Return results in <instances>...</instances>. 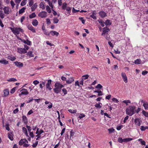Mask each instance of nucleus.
Segmentation results:
<instances>
[{
  "instance_id": "22",
  "label": "nucleus",
  "mask_w": 148,
  "mask_h": 148,
  "mask_svg": "<svg viewBox=\"0 0 148 148\" xmlns=\"http://www.w3.org/2000/svg\"><path fill=\"white\" fill-rule=\"evenodd\" d=\"M31 7V10L33 12L36 9L37 7V3H35L33 4V5Z\"/></svg>"
},
{
  "instance_id": "10",
  "label": "nucleus",
  "mask_w": 148,
  "mask_h": 148,
  "mask_svg": "<svg viewBox=\"0 0 148 148\" xmlns=\"http://www.w3.org/2000/svg\"><path fill=\"white\" fill-rule=\"evenodd\" d=\"M121 76L124 81L125 83H127V79L125 74L124 73H121Z\"/></svg>"
},
{
  "instance_id": "63",
  "label": "nucleus",
  "mask_w": 148,
  "mask_h": 148,
  "mask_svg": "<svg viewBox=\"0 0 148 148\" xmlns=\"http://www.w3.org/2000/svg\"><path fill=\"white\" fill-rule=\"evenodd\" d=\"M141 108H138L137 110L135 109V113L136 112V113H138L139 111L140 110Z\"/></svg>"
},
{
  "instance_id": "39",
  "label": "nucleus",
  "mask_w": 148,
  "mask_h": 148,
  "mask_svg": "<svg viewBox=\"0 0 148 148\" xmlns=\"http://www.w3.org/2000/svg\"><path fill=\"white\" fill-rule=\"evenodd\" d=\"M89 77V75L87 74L85 75H84L82 76V79H83L84 80H85L88 79Z\"/></svg>"
},
{
  "instance_id": "17",
  "label": "nucleus",
  "mask_w": 148,
  "mask_h": 148,
  "mask_svg": "<svg viewBox=\"0 0 148 148\" xmlns=\"http://www.w3.org/2000/svg\"><path fill=\"white\" fill-rule=\"evenodd\" d=\"M74 81V79L73 77L69 78L68 79L66 80V83L67 84H70L71 83Z\"/></svg>"
},
{
  "instance_id": "19",
  "label": "nucleus",
  "mask_w": 148,
  "mask_h": 148,
  "mask_svg": "<svg viewBox=\"0 0 148 148\" xmlns=\"http://www.w3.org/2000/svg\"><path fill=\"white\" fill-rule=\"evenodd\" d=\"M66 9V11L68 12H67V14H66L69 16L70 14L71 8V7H67Z\"/></svg>"
},
{
  "instance_id": "57",
  "label": "nucleus",
  "mask_w": 148,
  "mask_h": 148,
  "mask_svg": "<svg viewBox=\"0 0 148 148\" xmlns=\"http://www.w3.org/2000/svg\"><path fill=\"white\" fill-rule=\"evenodd\" d=\"M102 86L100 84H98L96 87V88L101 89L102 88Z\"/></svg>"
},
{
  "instance_id": "52",
  "label": "nucleus",
  "mask_w": 148,
  "mask_h": 148,
  "mask_svg": "<svg viewBox=\"0 0 148 148\" xmlns=\"http://www.w3.org/2000/svg\"><path fill=\"white\" fill-rule=\"evenodd\" d=\"M33 3H34L33 0H30L29 2V5L31 7Z\"/></svg>"
},
{
  "instance_id": "9",
  "label": "nucleus",
  "mask_w": 148,
  "mask_h": 148,
  "mask_svg": "<svg viewBox=\"0 0 148 148\" xmlns=\"http://www.w3.org/2000/svg\"><path fill=\"white\" fill-rule=\"evenodd\" d=\"M110 29L107 27H105L103 28V32L101 34V35L103 36L106 34H107L109 31Z\"/></svg>"
},
{
  "instance_id": "48",
  "label": "nucleus",
  "mask_w": 148,
  "mask_h": 148,
  "mask_svg": "<svg viewBox=\"0 0 148 148\" xmlns=\"http://www.w3.org/2000/svg\"><path fill=\"white\" fill-rule=\"evenodd\" d=\"M53 23H58L59 22V20L56 17L54 18L53 19Z\"/></svg>"
},
{
  "instance_id": "37",
  "label": "nucleus",
  "mask_w": 148,
  "mask_h": 148,
  "mask_svg": "<svg viewBox=\"0 0 148 148\" xmlns=\"http://www.w3.org/2000/svg\"><path fill=\"white\" fill-rule=\"evenodd\" d=\"M133 140L132 138H128L123 139L124 142H127L131 141Z\"/></svg>"
},
{
  "instance_id": "40",
  "label": "nucleus",
  "mask_w": 148,
  "mask_h": 148,
  "mask_svg": "<svg viewBox=\"0 0 148 148\" xmlns=\"http://www.w3.org/2000/svg\"><path fill=\"white\" fill-rule=\"evenodd\" d=\"M23 42L24 43L26 44H27L29 45H30L31 44V42L28 40H24V41Z\"/></svg>"
},
{
  "instance_id": "33",
  "label": "nucleus",
  "mask_w": 148,
  "mask_h": 148,
  "mask_svg": "<svg viewBox=\"0 0 148 148\" xmlns=\"http://www.w3.org/2000/svg\"><path fill=\"white\" fill-rule=\"evenodd\" d=\"M101 104L102 105V104L100 103L99 102L98 103H96L95 105V107L97 108H100L101 107V106L100 105Z\"/></svg>"
},
{
  "instance_id": "51",
  "label": "nucleus",
  "mask_w": 148,
  "mask_h": 148,
  "mask_svg": "<svg viewBox=\"0 0 148 148\" xmlns=\"http://www.w3.org/2000/svg\"><path fill=\"white\" fill-rule=\"evenodd\" d=\"M79 19L82 21V23L83 24H84L85 21L83 19V17H79Z\"/></svg>"
},
{
  "instance_id": "25",
  "label": "nucleus",
  "mask_w": 148,
  "mask_h": 148,
  "mask_svg": "<svg viewBox=\"0 0 148 148\" xmlns=\"http://www.w3.org/2000/svg\"><path fill=\"white\" fill-rule=\"evenodd\" d=\"M8 136L9 139L11 140H13V138L12 136V134L11 132L9 133L8 134Z\"/></svg>"
},
{
  "instance_id": "11",
  "label": "nucleus",
  "mask_w": 148,
  "mask_h": 148,
  "mask_svg": "<svg viewBox=\"0 0 148 148\" xmlns=\"http://www.w3.org/2000/svg\"><path fill=\"white\" fill-rule=\"evenodd\" d=\"M14 63L15 64V65L21 68L23 66V64L22 63L20 62H18L17 61H16L14 62Z\"/></svg>"
},
{
  "instance_id": "2",
  "label": "nucleus",
  "mask_w": 148,
  "mask_h": 148,
  "mask_svg": "<svg viewBox=\"0 0 148 148\" xmlns=\"http://www.w3.org/2000/svg\"><path fill=\"white\" fill-rule=\"evenodd\" d=\"M135 109H136V107L134 106H129V107L126 109V114L130 116H132L134 114Z\"/></svg>"
},
{
  "instance_id": "27",
  "label": "nucleus",
  "mask_w": 148,
  "mask_h": 148,
  "mask_svg": "<svg viewBox=\"0 0 148 148\" xmlns=\"http://www.w3.org/2000/svg\"><path fill=\"white\" fill-rule=\"evenodd\" d=\"M143 106L145 109L146 110H148V102H144L143 104Z\"/></svg>"
},
{
  "instance_id": "47",
  "label": "nucleus",
  "mask_w": 148,
  "mask_h": 148,
  "mask_svg": "<svg viewBox=\"0 0 148 148\" xmlns=\"http://www.w3.org/2000/svg\"><path fill=\"white\" fill-rule=\"evenodd\" d=\"M27 1V0H23V1L21 3V5L22 6L25 5L26 4Z\"/></svg>"
},
{
  "instance_id": "55",
  "label": "nucleus",
  "mask_w": 148,
  "mask_h": 148,
  "mask_svg": "<svg viewBox=\"0 0 148 148\" xmlns=\"http://www.w3.org/2000/svg\"><path fill=\"white\" fill-rule=\"evenodd\" d=\"M143 114L146 117H148V113L143 110L142 112Z\"/></svg>"
},
{
  "instance_id": "53",
  "label": "nucleus",
  "mask_w": 148,
  "mask_h": 148,
  "mask_svg": "<svg viewBox=\"0 0 148 148\" xmlns=\"http://www.w3.org/2000/svg\"><path fill=\"white\" fill-rule=\"evenodd\" d=\"M10 4L13 8L14 7L15 4L14 3V1L13 0H11L10 2Z\"/></svg>"
},
{
  "instance_id": "14",
  "label": "nucleus",
  "mask_w": 148,
  "mask_h": 148,
  "mask_svg": "<svg viewBox=\"0 0 148 148\" xmlns=\"http://www.w3.org/2000/svg\"><path fill=\"white\" fill-rule=\"evenodd\" d=\"M99 13L100 16L102 18H104L107 16L106 13L103 11H100Z\"/></svg>"
},
{
  "instance_id": "45",
  "label": "nucleus",
  "mask_w": 148,
  "mask_h": 148,
  "mask_svg": "<svg viewBox=\"0 0 148 148\" xmlns=\"http://www.w3.org/2000/svg\"><path fill=\"white\" fill-rule=\"evenodd\" d=\"M67 3H63L62 6V9L64 10H65L66 9L67 7Z\"/></svg>"
},
{
  "instance_id": "36",
  "label": "nucleus",
  "mask_w": 148,
  "mask_h": 148,
  "mask_svg": "<svg viewBox=\"0 0 148 148\" xmlns=\"http://www.w3.org/2000/svg\"><path fill=\"white\" fill-rule=\"evenodd\" d=\"M46 10L47 12L49 13H51V10L49 6L48 5H47L46 6Z\"/></svg>"
},
{
  "instance_id": "12",
  "label": "nucleus",
  "mask_w": 148,
  "mask_h": 148,
  "mask_svg": "<svg viewBox=\"0 0 148 148\" xmlns=\"http://www.w3.org/2000/svg\"><path fill=\"white\" fill-rule=\"evenodd\" d=\"M27 27L29 29L33 32L35 33L36 32L35 29L31 25H27Z\"/></svg>"
},
{
  "instance_id": "31",
  "label": "nucleus",
  "mask_w": 148,
  "mask_h": 148,
  "mask_svg": "<svg viewBox=\"0 0 148 148\" xmlns=\"http://www.w3.org/2000/svg\"><path fill=\"white\" fill-rule=\"evenodd\" d=\"M105 24L106 26L110 25L111 23L110 22V20L107 19L105 22Z\"/></svg>"
},
{
  "instance_id": "1",
  "label": "nucleus",
  "mask_w": 148,
  "mask_h": 148,
  "mask_svg": "<svg viewBox=\"0 0 148 148\" xmlns=\"http://www.w3.org/2000/svg\"><path fill=\"white\" fill-rule=\"evenodd\" d=\"M64 86L58 82L56 83L54 85L55 88L53 89L54 92L56 93H60L61 91V89Z\"/></svg>"
},
{
  "instance_id": "60",
  "label": "nucleus",
  "mask_w": 148,
  "mask_h": 148,
  "mask_svg": "<svg viewBox=\"0 0 148 148\" xmlns=\"http://www.w3.org/2000/svg\"><path fill=\"white\" fill-rule=\"evenodd\" d=\"M79 10H76L74 8H73L72 10V12L73 13H76L79 11Z\"/></svg>"
},
{
  "instance_id": "58",
  "label": "nucleus",
  "mask_w": 148,
  "mask_h": 148,
  "mask_svg": "<svg viewBox=\"0 0 148 148\" xmlns=\"http://www.w3.org/2000/svg\"><path fill=\"white\" fill-rule=\"evenodd\" d=\"M48 2L49 6L51 7L52 9H53V6L52 5V3L50 1Z\"/></svg>"
},
{
  "instance_id": "29",
  "label": "nucleus",
  "mask_w": 148,
  "mask_h": 148,
  "mask_svg": "<svg viewBox=\"0 0 148 148\" xmlns=\"http://www.w3.org/2000/svg\"><path fill=\"white\" fill-rule=\"evenodd\" d=\"M33 52L32 51H29L27 54V55H28V56L30 57H33L34 56V54H32Z\"/></svg>"
},
{
  "instance_id": "15",
  "label": "nucleus",
  "mask_w": 148,
  "mask_h": 148,
  "mask_svg": "<svg viewBox=\"0 0 148 148\" xmlns=\"http://www.w3.org/2000/svg\"><path fill=\"white\" fill-rule=\"evenodd\" d=\"M134 122L135 125L138 126H140L141 125L140 121L139 118L135 119L134 120Z\"/></svg>"
},
{
  "instance_id": "43",
  "label": "nucleus",
  "mask_w": 148,
  "mask_h": 148,
  "mask_svg": "<svg viewBox=\"0 0 148 148\" xmlns=\"http://www.w3.org/2000/svg\"><path fill=\"white\" fill-rule=\"evenodd\" d=\"M85 115L83 113L80 114L78 117V118H79V119L80 120L83 118L85 117Z\"/></svg>"
},
{
  "instance_id": "4",
  "label": "nucleus",
  "mask_w": 148,
  "mask_h": 148,
  "mask_svg": "<svg viewBox=\"0 0 148 148\" xmlns=\"http://www.w3.org/2000/svg\"><path fill=\"white\" fill-rule=\"evenodd\" d=\"M28 143V141L26 139H22L19 141V144L20 145H23L24 147H28L29 146Z\"/></svg>"
},
{
  "instance_id": "21",
  "label": "nucleus",
  "mask_w": 148,
  "mask_h": 148,
  "mask_svg": "<svg viewBox=\"0 0 148 148\" xmlns=\"http://www.w3.org/2000/svg\"><path fill=\"white\" fill-rule=\"evenodd\" d=\"M38 22L36 19H34L33 20L32 23L34 26H37L38 24Z\"/></svg>"
},
{
  "instance_id": "41",
  "label": "nucleus",
  "mask_w": 148,
  "mask_h": 148,
  "mask_svg": "<svg viewBox=\"0 0 148 148\" xmlns=\"http://www.w3.org/2000/svg\"><path fill=\"white\" fill-rule=\"evenodd\" d=\"M0 17L1 18H3L4 17V14L3 11L1 10H0Z\"/></svg>"
},
{
  "instance_id": "28",
  "label": "nucleus",
  "mask_w": 148,
  "mask_h": 148,
  "mask_svg": "<svg viewBox=\"0 0 148 148\" xmlns=\"http://www.w3.org/2000/svg\"><path fill=\"white\" fill-rule=\"evenodd\" d=\"M26 9V8L25 7H23L19 11V14H21L23 13L24 12H25V10Z\"/></svg>"
},
{
  "instance_id": "16",
  "label": "nucleus",
  "mask_w": 148,
  "mask_h": 148,
  "mask_svg": "<svg viewBox=\"0 0 148 148\" xmlns=\"http://www.w3.org/2000/svg\"><path fill=\"white\" fill-rule=\"evenodd\" d=\"M3 91L4 92L3 97H6L9 94V90L8 89L4 90Z\"/></svg>"
},
{
  "instance_id": "23",
  "label": "nucleus",
  "mask_w": 148,
  "mask_h": 148,
  "mask_svg": "<svg viewBox=\"0 0 148 148\" xmlns=\"http://www.w3.org/2000/svg\"><path fill=\"white\" fill-rule=\"evenodd\" d=\"M22 118L23 121L24 122V123L25 124H27V119L26 116H22Z\"/></svg>"
},
{
  "instance_id": "35",
  "label": "nucleus",
  "mask_w": 148,
  "mask_h": 148,
  "mask_svg": "<svg viewBox=\"0 0 148 148\" xmlns=\"http://www.w3.org/2000/svg\"><path fill=\"white\" fill-rule=\"evenodd\" d=\"M141 60L140 59H137L134 61V63L136 64H140L141 63Z\"/></svg>"
},
{
  "instance_id": "34",
  "label": "nucleus",
  "mask_w": 148,
  "mask_h": 148,
  "mask_svg": "<svg viewBox=\"0 0 148 148\" xmlns=\"http://www.w3.org/2000/svg\"><path fill=\"white\" fill-rule=\"evenodd\" d=\"M36 16V15L35 14V13L33 12L29 15V18H32L35 17Z\"/></svg>"
},
{
  "instance_id": "5",
  "label": "nucleus",
  "mask_w": 148,
  "mask_h": 148,
  "mask_svg": "<svg viewBox=\"0 0 148 148\" xmlns=\"http://www.w3.org/2000/svg\"><path fill=\"white\" fill-rule=\"evenodd\" d=\"M47 13L45 11H42L38 14V16L42 18H45L47 17Z\"/></svg>"
},
{
  "instance_id": "24",
  "label": "nucleus",
  "mask_w": 148,
  "mask_h": 148,
  "mask_svg": "<svg viewBox=\"0 0 148 148\" xmlns=\"http://www.w3.org/2000/svg\"><path fill=\"white\" fill-rule=\"evenodd\" d=\"M0 63L4 64H8V62L6 60H0Z\"/></svg>"
},
{
  "instance_id": "26",
  "label": "nucleus",
  "mask_w": 148,
  "mask_h": 148,
  "mask_svg": "<svg viewBox=\"0 0 148 148\" xmlns=\"http://www.w3.org/2000/svg\"><path fill=\"white\" fill-rule=\"evenodd\" d=\"M98 21L102 27H103L105 26V22L101 19L98 20Z\"/></svg>"
},
{
  "instance_id": "44",
  "label": "nucleus",
  "mask_w": 148,
  "mask_h": 148,
  "mask_svg": "<svg viewBox=\"0 0 148 148\" xmlns=\"http://www.w3.org/2000/svg\"><path fill=\"white\" fill-rule=\"evenodd\" d=\"M68 111L70 113H75L77 112V110H76L69 109Z\"/></svg>"
},
{
  "instance_id": "49",
  "label": "nucleus",
  "mask_w": 148,
  "mask_h": 148,
  "mask_svg": "<svg viewBox=\"0 0 148 148\" xmlns=\"http://www.w3.org/2000/svg\"><path fill=\"white\" fill-rule=\"evenodd\" d=\"M62 91L64 93V96L65 95H66L67 93V90L65 88H63L62 90Z\"/></svg>"
},
{
  "instance_id": "59",
  "label": "nucleus",
  "mask_w": 148,
  "mask_h": 148,
  "mask_svg": "<svg viewBox=\"0 0 148 148\" xmlns=\"http://www.w3.org/2000/svg\"><path fill=\"white\" fill-rule=\"evenodd\" d=\"M15 89H16V87H14L13 88H12L11 90V91L10 92V93H12V94L14 93L15 91V90H16Z\"/></svg>"
},
{
  "instance_id": "56",
  "label": "nucleus",
  "mask_w": 148,
  "mask_h": 148,
  "mask_svg": "<svg viewBox=\"0 0 148 148\" xmlns=\"http://www.w3.org/2000/svg\"><path fill=\"white\" fill-rule=\"evenodd\" d=\"M118 141L120 143H122L123 142V139L119 137L118 138Z\"/></svg>"
},
{
  "instance_id": "64",
  "label": "nucleus",
  "mask_w": 148,
  "mask_h": 148,
  "mask_svg": "<svg viewBox=\"0 0 148 148\" xmlns=\"http://www.w3.org/2000/svg\"><path fill=\"white\" fill-rule=\"evenodd\" d=\"M148 73V71H142V74L143 75H146Z\"/></svg>"
},
{
  "instance_id": "18",
  "label": "nucleus",
  "mask_w": 148,
  "mask_h": 148,
  "mask_svg": "<svg viewBox=\"0 0 148 148\" xmlns=\"http://www.w3.org/2000/svg\"><path fill=\"white\" fill-rule=\"evenodd\" d=\"M49 33L52 36H54L55 35H56L57 36L59 34V33L58 32L54 31H51L49 32Z\"/></svg>"
},
{
  "instance_id": "61",
  "label": "nucleus",
  "mask_w": 148,
  "mask_h": 148,
  "mask_svg": "<svg viewBox=\"0 0 148 148\" xmlns=\"http://www.w3.org/2000/svg\"><path fill=\"white\" fill-rule=\"evenodd\" d=\"M27 128V130H28V131L29 132H31V130H32V128L30 126H28L27 125L26 126Z\"/></svg>"
},
{
  "instance_id": "3",
  "label": "nucleus",
  "mask_w": 148,
  "mask_h": 148,
  "mask_svg": "<svg viewBox=\"0 0 148 148\" xmlns=\"http://www.w3.org/2000/svg\"><path fill=\"white\" fill-rule=\"evenodd\" d=\"M10 29L12 31V32L14 33V34L16 35L17 34H19L20 32H22V29L19 27H10Z\"/></svg>"
},
{
  "instance_id": "38",
  "label": "nucleus",
  "mask_w": 148,
  "mask_h": 148,
  "mask_svg": "<svg viewBox=\"0 0 148 148\" xmlns=\"http://www.w3.org/2000/svg\"><path fill=\"white\" fill-rule=\"evenodd\" d=\"M94 92L98 93V96H99L102 95H103L102 92L101 90H95L94 91Z\"/></svg>"
},
{
  "instance_id": "6",
  "label": "nucleus",
  "mask_w": 148,
  "mask_h": 148,
  "mask_svg": "<svg viewBox=\"0 0 148 148\" xmlns=\"http://www.w3.org/2000/svg\"><path fill=\"white\" fill-rule=\"evenodd\" d=\"M20 91H21V93L19 94V96L20 97H21V95H28L29 93L27 89L25 88L22 89L21 90H20Z\"/></svg>"
},
{
  "instance_id": "46",
  "label": "nucleus",
  "mask_w": 148,
  "mask_h": 148,
  "mask_svg": "<svg viewBox=\"0 0 148 148\" xmlns=\"http://www.w3.org/2000/svg\"><path fill=\"white\" fill-rule=\"evenodd\" d=\"M123 102L125 103L126 105H127L128 103H131L130 101L129 100H124Z\"/></svg>"
},
{
  "instance_id": "42",
  "label": "nucleus",
  "mask_w": 148,
  "mask_h": 148,
  "mask_svg": "<svg viewBox=\"0 0 148 148\" xmlns=\"http://www.w3.org/2000/svg\"><path fill=\"white\" fill-rule=\"evenodd\" d=\"M7 81L8 82H16L17 81V80L14 78H11L9 79Z\"/></svg>"
},
{
  "instance_id": "8",
  "label": "nucleus",
  "mask_w": 148,
  "mask_h": 148,
  "mask_svg": "<svg viewBox=\"0 0 148 148\" xmlns=\"http://www.w3.org/2000/svg\"><path fill=\"white\" fill-rule=\"evenodd\" d=\"M17 51L21 54H25L27 53V51L25 49L18 48H17Z\"/></svg>"
},
{
  "instance_id": "32",
  "label": "nucleus",
  "mask_w": 148,
  "mask_h": 148,
  "mask_svg": "<svg viewBox=\"0 0 148 148\" xmlns=\"http://www.w3.org/2000/svg\"><path fill=\"white\" fill-rule=\"evenodd\" d=\"M39 6H40V8H42V9H45V5L44 4L43 2H41L40 3L39 5Z\"/></svg>"
},
{
  "instance_id": "54",
  "label": "nucleus",
  "mask_w": 148,
  "mask_h": 148,
  "mask_svg": "<svg viewBox=\"0 0 148 148\" xmlns=\"http://www.w3.org/2000/svg\"><path fill=\"white\" fill-rule=\"evenodd\" d=\"M23 132V133L25 134V133H27V129L25 128V127H23L22 128Z\"/></svg>"
},
{
  "instance_id": "7",
  "label": "nucleus",
  "mask_w": 148,
  "mask_h": 148,
  "mask_svg": "<svg viewBox=\"0 0 148 148\" xmlns=\"http://www.w3.org/2000/svg\"><path fill=\"white\" fill-rule=\"evenodd\" d=\"M51 82L52 81L51 79L48 80L47 83L46 85V88L49 90H51L52 89V88L51 87Z\"/></svg>"
},
{
  "instance_id": "20",
  "label": "nucleus",
  "mask_w": 148,
  "mask_h": 148,
  "mask_svg": "<svg viewBox=\"0 0 148 148\" xmlns=\"http://www.w3.org/2000/svg\"><path fill=\"white\" fill-rule=\"evenodd\" d=\"M8 58L12 61H14L16 59V57L12 55H9L8 57Z\"/></svg>"
},
{
  "instance_id": "50",
  "label": "nucleus",
  "mask_w": 148,
  "mask_h": 148,
  "mask_svg": "<svg viewBox=\"0 0 148 148\" xmlns=\"http://www.w3.org/2000/svg\"><path fill=\"white\" fill-rule=\"evenodd\" d=\"M70 138L71 137H73L75 133L73 130H71L70 132Z\"/></svg>"
},
{
  "instance_id": "30",
  "label": "nucleus",
  "mask_w": 148,
  "mask_h": 148,
  "mask_svg": "<svg viewBox=\"0 0 148 148\" xmlns=\"http://www.w3.org/2000/svg\"><path fill=\"white\" fill-rule=\"evenodd\" d=\"M90 17L94 19H96L97 18L96 14L94 12L91 13Z\"/></svg>"
},
{
  "instance_id": "62",
  "label": "nucleus",
  "mask_w": 148,
  "mask_h": 148,
  "mask_svg": "<svg viewBox=\"0 0 148 148\" xmlns=\"http://www.w3.org/2000/svg\"><path fill=\"white\" fill-rule=\"evenodd\" d=\"M38 141H36V142L35 143H33L32 145V146L33 147H36L38 145Z\"/></svg>"
},
{
  "instance_id": "13",
  "label": "nucleus",
  "mask_w": 148,
  "mask_h": 148,
  "mask_svg": "<svg viewBox=\"0 0 148 148\" xmlns=\"http://www.w3.org/2000/svg\"><path fill=\"white\" fill-rule=\"evenodd\" d=\"M4 13L7 14H8L10 12V9L8 7H5L3 9Z\"/></svg>"
}]
</instances>
